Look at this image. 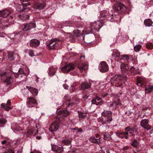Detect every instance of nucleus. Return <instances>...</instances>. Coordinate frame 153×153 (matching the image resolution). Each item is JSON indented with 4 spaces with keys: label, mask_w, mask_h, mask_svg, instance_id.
Here are the masks:
<instances>
[{
    "label": "nucleus",
    "mask_w": 153,
    "mask_h": 153,
    "mask_svg": "<svg viewBox=\"0 0 153 153\" xmlns=\"http://www.w3.org/2000/svg\"><path fill=\"white\" fill-rule=\"evenodd\" d=\"M145 90L148 93H151L153 91V85H149L148 88H146Z\"/></svg>",
    "instance_id": "38"
},
{
    "label": "nucleus",
    "mask_w": 153,
    "mask_h": 153,
    "mask_svg": "<svg viewBox=\"0 0 153 153\" xmlns=\"http://www.w3.org/2000/svg\"><path fill=\"white\" fill-rule=\"evenodd\" d=\"M18 16L19 18L24 21L29 19L28 16L25 14H19Z\"/></svg>",
    "instance_id": "32"
},
{
    "label": "nucleus",
    "mask_w": 153,
    "mask_h": 153,
    "mask_svg": "<svg viewBox=\"0 0 153 153\" xmlns=\"http://www.w3.org/2000/svg\"><path fill=\"white\" fill-rule=\"evenodd\" d=\"M0 76L4 79V82H6L8 85L10 84L12 81V77L9 76V73L8 72H5L1 73Z\"/></svg>",
    "instance_id": "8"
},
{
    "label": "nucleus",
    "mask_w": 153,
    "mask_h": 153,
    "mask_svg": "<svg viewBox=\"0 0 153 153\" xmlns=\"http://www.w3.org/2000/svg\"><path fill=\"white\" fill-rule=\"evenodd\" d=\"M8 57V58L10 60H13L14 59L13 53V52H9Z\"/></svg>",
    "instance_id": "39"
},
{
    "label": "nucleus",
    "mask_w": 153,
    "mask_h": 153,
    "mask_svg": "<svg viewBox=\"0 0 153 153\" xmlns=\"http://www.w3.org/2000/svg\"><path fill=\"white\" fill-rule=\"evenodd\" d=\"M111 134L106 132L104 133L103 136L105 140H110L111 139Z\"/></svg>",
    "instance_id": "31"
},
{
    "label": "nucleus",
    "mask_w": 153,
    "mask_h": 153,
    "mask_svg": "<svg viewBox=\"0 0 153 153\" xmlns=\"http://www.w3.org/2000/svg\"><path fill=\"white\" fill-rule=\"evenodd\" d=\"M96 138L95 137H91L89 139V140L92 143H100V137L98 134H96Z\"/></svg>",
    "instance_id": "22"
},
{
    "label": "nucleus",
    "mask_w": 153,
    "mask_h": 153,
    "mask_svg": "<svg viewBox=\"0 0 153 153\" xmlns=\"http://www.w3.org/2000/svg\"><path fill=\"white\" fill-rule=\"evenodd\" d=\"M95 99L96 100H97L98 101H100V100L101 99V98H100V97H95Z\"/></svg>",
    "instance_id": "58"
},
{
    "label": "nucleus",
    "mask_w": 153,
    "mask_h": 153,
    "mask_svg": "<svg viewBox=\"0 0 153 153\" xmlns=\"http://www.w3.org/2000/svg\"><path fill=\"white\" fill-rule=\"evenodd\" d=\"M104 24L103 22H101L100 21H98L96 22H94L92 23L91 25V27L93 28V29L96 30L100 29L102 26Z\"/></svg>",
    "instance_id": "11"
},
{
    "label": "nucleus",
    "mask_w": 153,
    "mask_h": 153,
    "mask_svg": "<svg viewBox=\"0 0 153 153\" xmlns=\"http://www.w3.org/2000/svg\"><path fill=\"white\" fill-rule=\"evenodd\" d=\"M149 120L147 119L142 120L140 123L141 126L146 129L147 130H149L151 128V126L149 125L148 123Z\"/></svg>",
    "instance_id": "13"
},
{
    "label": "nucleus",
    "mask_w": 153,
    "mask_h": 153,
    "mask_svg": "<svg viewBox=\"0 0 153 153\" xmlns=\"http://www.w3.org/2000/svg\"><path fill=\"white\" fill-rule=\"evenodd\" d=\"M121 103L119 98L116 99L114 102L110 104V107L113 109H115L119 105H120Z\"/></svg>",
    "instance_id": "19"
},
{
    "label": "nucleus",
    "mask_w": 153,
    "mask_h": 153,
    "mask_svg": "<svg viewBox=\"0 0 153 153\" xmlns=\"http://www.w3.org/2000/svg\"><path fill=\"white\" fill-rule=\"evenodd\" d=\"M60 41L56 39H51L49 42L48 44H47L49 49L51 50L56 49V48L59 45L58 42Z\"/></svg>",
    "instance_id": "3"
},
{
    "label": "nucleus",
    "mask_w": 153,
    "mask_h": 153,
    "mask_svg": "<svg viewBox=\"0 0 153 153\" xmlns=\"http://www.w3.org/2000/svg\"><path fill=\"white\" fill-rule=\"evenodd\" d=\"M114 9L119 13H121L126 9V7L124 4L119 2H116L113 6Z\"/></svg>",
    "instance_id": "7"
},
{
    "label": "nucleus",
    "mask_w": 153,
    "mask_h": 153,
    "mask_svg": "<svg viewBox=\"0 0 153 153\" xmlns=\"http://www.w3.org/2000/svg\"><path fill=\"white\" fill-rule=\"evenodd\" d=\"M64 88L65 89H68V86L67 85H64Z\"/></svg>",
    "instance_id": "63"
},
{
    "label": "nucleus",
    "mask_w": 153,
    "mask_h": 153,
    "mask_svg": "<svg viewBox=\"0 0 153 153\" xmlns=\"http://www.w3.org/2000/svg\"><path fill=\"white\" fill-rule=\"evenodd\" d=\"M130 71L133 74H139L138 71L135 69L133 66H132L130 68Z\"/></svg>",
    "instance_id": "36"
},
{
    "label": "nucleus",
    "mask_w": 153,
    "mask_h": 153,
    "mask_svg": "<svg viewBox=\"0 0 153 153\" xmlns=\"http://www.w3.org/2000/svg\"><path fill=\"white\" fill-rule=\"evenodd\" d=\"M11 13L10 11L6 9L0 11V17L6 18Z\"/></svg>",
    "instance_id": "21"
},
{
    "label": "nucleus",
    "mask_w": 153,
    "mask_h": 153,
    "mask_svg": "<svg viewBox=\"0 0 153 153\" xmlns=\"http://www.w3.org/2000/svg\"><path fill=\"white\" fill-rule=\"evenodd\" d=\"M80 62H77L76 64L77 65L78 68L81 71H83L86 70L88 68V65L82 62L84 61L85 56H80Z\"/></svg>",
    "instance_id": "5"
},
{
    "label": "nucleus",
    "mask_w": 153,
    "mask_h": 153,
    "mask_svg": "<svg viewBox=\"0 0 153 153\" xmlns=\"http://www.w3.org/2000/svg\"><path fill=\"white\" fill-rule=\"evenodd\" d=\"M34 51L33 50L31 49H30L28 51V53L29 55L31 57L33 56H34Z\"/></svg>",
    "instance_id": "47"
},
{
    "label": "nucleus",
    "mask_w": 153,
    "mask_h": 153,
    "mask_svg": "<svg viewBox=\"0 0 153 153\" xmlns=\"http://www.w3.org/2000/svg\"><path fill=\"white\" fill-rule=\"evenodd\" d=\"M82 129L81 128H79L78 129V131L79 132H82Z\"/></svg>",
    "instance_id": "60"
},
{
    "label": "nucleus",
    "mask_w": 153,
    "mask_h": 153,
    "mask_svg": "<svg viewBox=\"0 0 153 153\" xmlns=\"http://www.w3.org/2000/svg\"><path fill=\"white\" fill-rule=\"evenodd\" d=\"M115 85L117 87H121L122 86V84L121 83H116L115 84Z\"/></svg>",
    "instance_id": "54"
},
{
    "label": "nucleus",
    "mask_w": 153,
    "mask_h": 153,
    "mask_svg": "<svg viewBox=\"0 0 153 153\" xmlns=\"http://www.w3.org/2000/svg\"><path fill=\"white\" fill-rule=\"evenodd\" d=\"M122 74L116 76L112 78L111 80V83H114V81H120V82H125L126 81L127 77L126 74L128 72V67L126 64L122 63L120 65Z\"/></svg>",
    "instance_id": "1"
},
{
    "label": "nucleus",
    "mask_w": 153,
    "mask_h": 153,
    "mask_svg": "<svg viewBox=\"0 0 153 153\" xmlns=\"http://www.w3.org/2000/svg\"><path fill=\"white\" fill-rule=\"evenodd\" d=\"M30 153H42L41 152H39V151H37V152H31Z\"/></svg>",
    "instance_id": "64"
},
{
    "label": "nucleus",
    "mask_w": 153,
    "mask_h": 153,
    "mask_svg": "<svg viewBox=\"0 0 153 153\" xmlns=\"http://www.w3.org/2000/svg\"><path fill=\"white\" fill-rule=\"evenodd\" d=\"M40 41L36 39H31L30 42V46L32 48H36L38 47L40 45Z\"/></svg>",
    "instance_id": "16"
},
{
    "label": "nucleus",
    "mask_w": 153,
    "mask_h": 153,
    "mask_svg": "<svg viewBox=\"0 0 153 153\" xmlns=\"http://www.w3.org/2000/svg\"><path fill=\"white\" fill-rule=\"evenodd\" d=\"M3 153H15L11 149L5 151Z\"/></svg>",
    "instance_id": "51"
},
{
    "label": "nucleus",
    "mask_w": 153,
    "mask_h": 153,
    "mask_svg": "<svg viewBox=\"0 0 153 153\" xmlns=\"http://www.w3.org/2000/svg\"><path fill=\"white\" fill-rule=\"evenodd\" d=\"M23 74L25 76L26 75V74L24 72L23 69L21 68L19 69L18 73H14V75L16 78L19 77L20 75H21L20 76V77H22V75Z\"/></svg>",
    "instance_id": "24"
},
{
    "label": "nucleus",
    "mask_w": 153,
    "mask_h": 153,
    "mask_svg": "<svg viewBox=\"0 0 153 153\" xmlns=\"http://www.w3.org/2000/svg\"><path fill=\"white\" fill-rule=\"evenodd\" d=\"M93 30V28H92V27H91L85 28L82 31V36H83V40L84 39V36H83V35L84 34H89L92 33Z\"/></svg>",
    "instance_id": "25"
},
{
    "label": "nucleus",
    "mask_w": 153,
    "mask_h": 153,
    "mask_svg": "<svg viewBox=\"0 0 153 153\" xmlns=\"http://www.w3.org/2000/svg\"><path fill=\"white\" fill-rule=\"evenodd\" d=\"M103 100H101L99 102H97V103L96 104V105H101L103 103Z\"/></svg>",
    "instance_id": "53"
},
{
    "label": "nucleus",
    "mask_w": 153,
    "mask_h": 153,
    "mask_svg": "<svg viewBox=\"0 0 153 153\" xmlns=\"http://www.w3.org/2000/svg\"><path fill=\"white\" fill-rule=\"evenodd\" d=\"M103 153H110L108 150L105 149L103 152Z\"/></svg>",
    "instance_id": "56"
},
{
    "label": "nucleus",
    "mask_w": 153,
    "mask_h": 153,
    "mask_svg": "<svg viewBox=\"0 0 153 153\" xmlns=\"http://www.w3.org/2000/svg\"><path fill=\"white\" fill-rule=\"evenodd\" d=\"M144 23L145 25L148 27H150L153 26V22L150 19H145L144 21Z\"/></svg>",
    "instance_id": "30"
},
{
    "label": "nucleus",
    "mask_w": 153,
    "mask_h": 153,
    "mask_svg": "<svg viewBox=\"0 0 153 153\" xmlns=\"http://www.w3.org/2000/svg\"><path fill=\"white\" fill-rule=\"evenodd\" d=\"M74 34L77 36H79L80 35H81V34H82V33H81V31L79 30H77L76 31L74 32Z\"/></svg>",
    "instance_id": "49"
},
{
    "label": "nucleus",
    "mask_w": 153,
    "mask_h": 153,
    "mask_svg": "<svg viewBox=\"0 0 153 153\" xmlns=\"http://www.w3.org/2000/svg\"><path fill=\"white\" fill-rule=\"evenodd\" d=\"M100 18H103L104 19H109L110 18L111 19H114L115 16L110 14L108 11L104 10L100 12Z\"/></svg>",
    "instance_id": "9"
},
{
    "label": "nucleus",
    "mask_w": 153,
    "mask_h": 153,
    "mask_svg": "<svg viewBox=\"0 0 153 153\" xmlns=\"http://www.w3.org/2000/svg\"><path fill=\"white\" fill-rule=\"evenodd\" d=\"M7 121V120L3 118H0V123L4 124Z\"/></svg>",
    "instance_id": "46"
},
{
    "label": "nucleus",
    "mask_w": 153,
    "mask_h": 153,
    "mask_svg": "<svg viewBox=\"0 0 153 153\" xmlns=\"http://www.w3.org/2000/svg\"><path fill=\"white\" fill-rule=\"evenodd\" d=\"M129 148L127 146H124L121 149L124 152H126L127 150Z\"/></svg>",
    "instance_id": "50"
},
{
    "label": "nucleus",
    "mask_w": 153,
    "mask_h": 153,
    "mask_svg": "<svg viewBox=\"0 0 153 153\" xmlns=\"http://www.w3.org/2000/svg\"><path fill=\"white\" fill-rule=\"evenodd\" d=\"M91 84L90 82L87 81L82 82L81 84V87L79 90H85L91 88Z\"/></svg>",
    "instance_id": "15"
},
{
    "label": "nucleus",
    "mask_w": 153,
    "mask_h": 153,
    "mask_svg": "<svg viewBox=\"0 0 153 153\" xmlns=\"http://www.w3.org/2000/svg\"><path fill=\"white\" fill-rule=\"evenodd\" d=\"M113 54H114V56H115L116 57L121 58L120 52L118 51H116Z\"/></svg>",
    "instance_id": "40"
},
{
    "label": "nucleus",
    "mask_w": 153,
    "mask_h": 153,
    "mask_svg": "<svg viewBox=\"0 0 153 153\" xmlns=\"http://www.w3.org/2000/svg\"><path fill=\"white\" fill-rule=\"evenodd\" d=\"M137 85L139 86H142L145 83L144 79L140 76L137 78Z\"/></svg>",
    "instance_id": "29"
},
{
    "label": "nucleus",
    "mask_w": 153,
    "mask_h": 153,
    "mask_svg": "<svg viewBox=\"0 0 153 153\" xmlns=\"http://www.w3.org/2000/svg\"><path fill=\"white\" fill-rule=\"evenodd\" d=\"M27 88L30 91L33 96L37 95L38 93V90L35 88L32 87L26 86Z\"/></svg>",
    "instance_id": "26"
},
{
    "label": "nucleus",
    "mask_w": 153,
    "mask_h": 153,
    "mask_svg": "<svg viewBox=\"0 0 153 153\" xmlns=\"http://www.w3.org/2000/svg\"><path fill=\"white\" fill-rule=\"evenodd\" d=\"M121 59H126V60H128L129 59V56L127 55H121Z\"/></svg>",
    "instance_id": "45"
},
{
    "label": "nucleus",
    "mask_w": 153,
    "mask_h": 153,
    "mask_svg": "<svg viewBox=\"0 0 153 153\" xmlns=\"http://www.w3.org/2000/svg\"><path fill=\"white\" fill-rule=\"evenodd\" d=\"M97 102L96 100L94 98L93 99L91 100L92 103L93 104H96V105Z\"/></svg>",
    "instance_id": "52"
},
{
    "label": "nucleus",
    "mask_w": 153,
    "mask_h": 153,
    "mask_svg": "<svg viewBox=\"0 0 153 153\" xmlns=\"http://www.w3.org/2000/svg\"><path fill=\"white\" fill-rule=\"evenodd\" d=\"M139 144V143L135 140H134L131 143V145L135 148H137Z\"/></svg>",
    "instance_id": "35"
},
{
    "label": "nucleus",
    "mask_w": 153,
    "mask_h": 153,
    "mask_svg": "<svg viewBox=\"0 0 153 153\" xmlns=\"http://www.w3.org/2000/svg\"><path fill=\"white\" fill-rule=\"evenodd\" d=\"M147 48L149 49H151L153 48V44L151 43H147L146 45Z\"/></svg>",
    "instance_id": "43"
},
{
    "label": "nucleus",
    "mask_w": 153,
    "mask_h": 153,
    "mask_svg": "<svg viewBox=\"0 0 153 153\" xmlns=\"http://www.w3.org/2000/svg\"><path fill=\"white\" fill-rule=\"evenodd\" d=\"M115 133L117 136L122 139L125 138L127 139L128 138V136L129 134L128 132H115Z\"/></svg>",
    "instance_id": "17"
},
{
    "label": "nucleus",
    "mask_w": 153,
    "mask_h": 153,
    "mask_svg": "<svg viewBox=\"0 0 153 153\" xmlns=\"http://www.w3.org/2000/svg\"><path fill=\"white\" fill-rule=\"evenodd\" d=\"M59 127V125H57L55 123H52L51 124L49 130L51 131H56L58 129Z\"/></svg>",
    "instance_id": "27"
},
{
    "label": "nucleus",
    "mask_w": 153,
    "mask_h": 153,
    "mask_svg": "<svg viewBox=\"0 0 153 153\" xmlns=\"http://www.w3.org/2000/svg\"><path fill=\"white\" fill-rule=\"evenodd\" d=\"M20 0L22 2H28L30 0Z\"/></svg>",
    "instance_id": "61"
},
{
    "label": "nucleus",
    "mask_w": 153,
    "mask_h": 153,
    "mask_svg": "<svg viewBox=\"0 0 153 153\" xmlns=\"http://www.w3.org/2000/svg\"><path fill=\"white\" fill-rule=\"evenodd\" d=\"M51 147L53 151L58 153H60L63 151V148L62 146L59 147L51 144Z\"/></svg>",
    "instance_id": "20"
},
{
    "label": "nucleus",
    "mask_w": 153,
    "mask_h": 153,
    "mask_svg": "<svg viewBox=\"0 0 153 153\" xmlns=\"http://www.w3.org/2000/svg\"><path fill=\"white\" fill-rule=\"evenodd\" d=\"M78 100V99L76 97H72L70 99H68L67 101H66V103L68 107H72L76 103V102Z\"/></svg>",
    "instance_id": "14"
},
{
    "label": "nucleus",
    "mask_w": 153,
    "mask_h": 153,
    "mask_svg": "<svg viewBox=\"0 0 153 153\" xmlns=\"http://www.w3.org/2000/svg\"><path fill=\"white\" fill-rule=\"evenodd\" d=\"M36 82H38V81H39V77H38L37 76H36Z\"/></svg>",
    "instance_id": "59"
},
{
    "label": "nucleus",
    "mask_w": 153,
    "mask_h": 153,
    "mask_svg": "<svg viewBox=\"0 0 153 153\" xmlns=\"http://www.w3.org/2000/svg\"><path fill=\"white\" fill-rule=\"evenodd\" d=\"M58 115L61 117H67L69 115V112L67 110L60 111L58 113Z\"/></svg>",
    "instance_id": "28"
},
{
    "label": "nucleus",
    "mask_w": 153,
    "mask_h": 153,
    "mask_svg": "<svg viewBox=\"0 0 153 153\" xmlns=\"http://www.w3.org/2000/svg\"><path fill=\"white\" fill-rule=\"evenodd\" d=\"M36 24L35 23H30L25 25L23 28V30L26 31L31 30V29L35 28Z\"/></svg>",
    "instance_id": "18"
},
{
    "label": "nucleus",
    "mask_w": 153,
    "mask_h": 153,
    "mask_svg": "<svg viewBox=\"0 0 153 153\" xmlns=\"http://www.w3.org/2000/svg\"><path fill=\"white\" fill-rule=\"evenodd\" d=\"M41 138V137L40 136L36 137V139L37 140H40Z\"/></svg>",
    "instance_id": "62"
},
{
    "label": "nucleus",
    "mask_w": 153,
    "mask_h": 153,
    "mask_svg": "<svg viewBox=\"0 0 153 153\" xmlns=\"http://www.w3.org/2000/svg\"><path fill=\"white\" fill-rule=\"evenodd\" d=\"M125 130L126 131V132H129V134H131L132 133V132L134 131L129 126L126 127L125 128Z\"/></svg>",
    "instance_id": "42"
},
{
    "label": "nucleus",
    "mask_w": 153,
    "mask_h": 153,
    "mask_svg": "<svg viewBox=\"0 0 153 153\" xmlns=\"http://www.w3.org/2000/svg\"><path fill=\"white\" fill-rule=\"evenodd\" d=\"M141 45H139L136 46H135L134 47V49L136 52H138L141 48Z\"/></svg>",
    "instance_id": "41"
},
{
    "label": "nucleus",
    "mask_w": 153,
    "mask_h": 153,
    "mask_svg": "<svg viewBox=\"0 0 153 153\" xmlns=\"http://www.w3.org/2000/svg\"><path fill=\"white\" fill-rule=\"evenodd\" d=\"M78 113L79 117L80 120H83L86 116V114L80 111H78Z\"/></svg>",
    "instance_id": "33"
},
{
    "label": "nucleus",
    "mask_w": 153,
    "mask_h": 153,
    "mask_svg": "<svg viewBox=\"0 0 153 153\" xmlns=\"http://www.w3.org/2000/svg\"><path fill=\"white\" fill-rule=\"evenodd\" d=\"M63 143L65 145H68L71 143V141L68 140H65L62 141Z\"/></svg>",
    "instance_id": "48"
},
{
    "label": "nucleus",
    "mask_w": 153,
    "mask_h": 153,
    "mask_svg": "<svg viewBox=\"0 0 153 153\" xmlns=\"http://www.w3.org/2000/svg\"><path fill=\"white\" fill-rule=\"evenodd\" d=\"M49 70L48 74L50 76H53L56 72L55 69L52 67L50 68Z\"/></svg>",
    "instance_id": "34"
},
{
    "label": "nucleus",
    "mask_w": 153,
    "mask_h": 153,
    "mask_svg": "<svg viewBox=\"0 0 153 153\" xmlns=\"http://www.w3.org/2000/svg\"><path fill=\"white\" fill-rule=\"evenodd\" d=\"M10 103L11 101L10 100H8L6 104L2 103L1 104V107L3 108L6 111H8L11 108L10 107Z\"/></svg>",
    "instance_id": "23"
},
{
    "label": "nucleus",
    "mask_w": 153,
    "mask_h": 153,
    "mask_svg": "<svg viewBox=\"0 0 153 153\" xmlns=\"http://www.w3.org/2000/svg\"><path fill=\"white\" fill-rule=\"evenodd\" d=\"M37 101L33 97H29L27 98L26 105L29 108L35 107L37 105Z\"/></svg>",
    "instance_id": "6"
},
{
    "label": "nucleus",
    "mask_w": 153,
    "mask_h": 153,
    "mask_svg": "<svg viewBox=\"0 0 153 153\" xmlns=\"http://www.w3.org/2000/svg\"><path fill=\"white\" fill-rule=\"evenodd\" d=\"M54 123L57 125H59V124L60 123V120L59 117H55L54 119Z\"/></svg>",
    "instance_id": "44"
},
{
    "label": "nucleus",
    "mask_w": 153,
    "mask_h": 153,
    "mask_svg": "<svg viewBox=\"0 0 153 153\" xmlns=\"http://www.w3.org/2000/svg\"><path fill=\"white\" fill-rule=\"evenodd\" d=\"M108 95V93H103L101 95L104 98L106 96H107Z\"/></svg>",
    "instance_id": "55"
},
{
    "label": "nucleus",
    "mask_w": 153,
    "mask_h": 153,
    "mask_svg": "<svg viewBox=\"0 0 153 153\" xmlns=\"http://www.w3.org/2000/svg\"><path fill=\"white\" fill-rule=\"evenodd\" d=\"M99 68L100 71L102 73L108 71L109 69L108 65L105 62H102L100 63Z\"/></svg>",
    "instance_id": "10"
},
{
    "label": "nucleus",
    "mask_w": 153,
    "mask_h": 153,
    "mask_svg": "<svg viewBox=\"0 0 153 153\" xmlns=\"http://www.w3.org/2000/svg\"><path fill=\"white\" fill-rule=\"evenodd\" d=\"M7 140H4L1 141V144L3 145L7 143Z\"/></svg>",
    "instance_id": "57"
},
{
    "label": "nucleus",
    "mask_w": 153,
    "mask_h": 153,
    "mask_svg": "<svg viewBox=\"0 0 153 153\" xmlns=\"http://www.w3.org/2000/svg\"><path fill=\"white\" fill-rule=\"evenodd\" d=\"M77 84L76 83H73L71 86L70 90L71 93L72 92L76 89V87L77 86Z\"/></svg>",
    "instance_id": "37"
},
{
    "label": "nucleus",
    "mask_w": 153,
    "mask_h": 153,
    "mask_svg": "<svg viewBox=\"0 0 153 153\" xmlns=\"http://www.w3.org/2000/svg\"><path fill=\"white\" fill-rule=\"evenodd\" d=\"M37 1H42L41 2H37L35 1L33 6V7L34 10H40L43 9L46 6V3L43 0H37Z\"/></svg>",
    "instance_id": "4"
},
{
    "label": "nucleus",
    "mask_w": 153,
    "mask_h": 153,
    "mask_svg": "<svg viewBox=\"0 0 153 153\" xmlns=\"http://www.w3.org/2000/svg\"><path fill=\"white\" fill-rule=\"evenodd\" d=\"M74 68V66L73 65L71 64H69L63 67L61 69V70L63 73H67L73 70Z\"/></svg>",
    "instance_id": "12"
},
{
    "label": "nucleus",
    "mask_w": 153,
    "mask_h": 153,
    "mask_svg": "<svg viewBox=\"0 0 153 153\" xmlns=\"http://www.w3.org/2000/svg\"><path fill=\"white\" fill-rule=\"evenodd\" d=\"M112 112L111 111L107 110H104L102 113V115L103 117L101 121L102 125L106 129L109 128V126L108 125L112 120Z\"/></svg>",
    "instance_id": "2"
}]
</instances>
